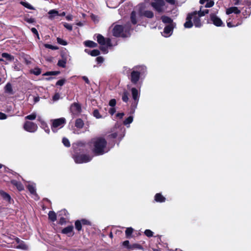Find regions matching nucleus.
I'll list each match as a JSON object with an SVG mask.
<instances>
[{
    "label": "nucleus",
    "mask_w": 251,
    "mask_h": 251,
    "mask_svg": "<svg viewBox=\"0 0 251 251\" xmlns=\"http://www.w3.org/2000/svg\"><path fill=\"white\" fill-rule=\"evenodd\" d=\"M208 12V10L201 11V9L200 11H194L189 14L187 17L186 21L184 24V27L185 28H191L193 26V25L197 27H201L202 25V24L200 18L204 16Z\"/></svg>",
    "instance_id": "f257e3e1"
},
{
    "label": "nucleus",
    "mask_w": 251,
    "mask_h": 251,
    "mask_svg": "<svg viewBox=\"0 0 251 251\" xmlns=\"http://www.w3.org/2000/svg\"><path fill=\"white\" fill-rule=\"evenodd\" d=\"M91 144L92 151L96 155H102L110 150L109 148L107 146V141L102 137L93 139Z\"/></svg>",
    "instance_id": "f03ea898"
},
{
    "label": "nucleus",
    "mask_w": 251,
    "mask_h": 251,
    "mask_svg": "<svg viewBox=\"0 0 251 251\" xmlns=\"http://www.w3.org/2000/svg\"><path fill=\"white\" fill-rule=\"evenodd\" d=\"M129 31L128 27H123L121 25H115L112 29L113 35L115 37H127L129 34Z\"/></svg>",
    "instance_id": "7ed1b4c3"
},
{
    "label": "nucleus",
    "mask_w": 251,
    "mask_h": 251,
    "mask_svg": "<svg viewBox=\"0 0 251 251\" xmlns=\"http://www.w3.org/2000/svg\"><path fill=\"white\" fill-rule=\"evenodd\" d=\"M145 1L150 3L152 8L159 13L164 10L165 2L163 0H145Z\"/></svg>",
    "instance_id": "20e7f679"
},
{
    "label": "nucleus",
    "mask_w": 251,
    "mask_h": 251,
    "mask_svg": "<svg viewBox=\"0 0 251 251\" xmlns=\"http://www.w3.org/2000/svg\"><path fill=\"white\" fill-rule=\"evenodd\" d=\"M93 156L86 154H76L74 156V159L76 163H84L90 161Z\"/></svg>",
    "instance_id": "39448f33"
},
{
    "label": "nucleus",
    "mask_w": 251,
    "mask_h": 251,
    "mask_svg": "<svg viewBox=\"0 0 251 251\" xmlns=\"http://www.w3.org/2000/svg\"><path fill=\"white\" fill-rule=\"evenodd\" d=\"M66 122V120L64 118H61L52 121L51 129L54 132L57 131L58 129L62 128Z\"/></svg>",
    "instance_id": "423d86ee"
},
{
    "label": "nucleus",
    "mask_w": 251,
    "mask_h": 251,
    "mask_svg": "<svg viewBox=\"0 0 251 251\" xmlns=\"http://www.w3.org/2000/svg\"><path fill=\"white\" fill-rule=\"evenodd\" d=\"M137 8H138V10L139 11L141 16H144L148 18H151L153 17V13L152 11L145 10L146 8L145 3H141L139 4Z\"/></svg>",
    "instance_id": "0eeeda50"
},
{
    "label": "nucleus",
    "mask_w": 251,
    "mask_h": 251,
    "mask_svg": "<svg viewBox=\"0 0 251 251\" xmlns=\"http://www.w3.org/2000/svg\"><path fill=\"white\" fill-rule=\"evenodd\" d=\"M23 128L27 132L33 133L37 130L38 126L32 122L26 121L23 126Z\"/></svg>",
    "instance_id": "6e6552de"
},
{
    "label": "nucleus",
    "mask_w": 251,
    "mask_h": 251,
    "mask_svg": "<svg viewBox=\"0 0 251 251\" xmlns=\"http://www.w3.org/2000/svg\"><path fill=\"white\" fill-rule=\"evenodd\" d=\"M210 20L212 23L217 26H224V24L221 19L214 14L210 15Z\"/></svg>",
    "instance_id": "1a4fd4ad"
},
{
    "label": "nucleus",
    "mask_w": 251,
    "mask_h": 251,
    "mask_svg": "<svg viewBox=\"0 0 251 251\" xmlns=\"http://www.w3.org/2000/svg\"><path fill=\"white\" fill-rule=\"evenodd\" d=\"M81 106L78 103H74L71 105L70 110L74 115H78L81 112Z\"/></svg>",
    "instance_id": "9d476101"
},
{
    "label": "nucleus",
    "mask_w": 251,
    "mask_h": 251,
    "mask_svg": "<svg viewBox=\"0 0 251 251\" xmlns=\"http://www.w3.org/2000/svg\"><path fill=\"white\" fill-rule=\"evenodd\" d=\"M97 41L101 45H106L107 46H110V40L109 39H105L103 36L100 34L97 35Z\"/></svg>",
    "instance_id": "9b49d317"
},
{
    "label": "nucleus",
    "mask_w": 251,
    "mask_h": 251,
    "mask_svg": "<svg viewBox=\"0 0 251 251\" xmlns=\"http://www.w3.org/2000/svg\"><path fill=\"white\" fill-rule=\"evenodd\" d=\"M27 187L31 194L32 195L33 198L36 200H38L39 198L36 192V188L35 184L29 183L27 185Z\"/></svg>",
    "instance_id": "f8f14e48"
},
{
    "label": "nucleus",
    "mask_w": 251,
    "mask_h": 251,
    "mask_svg": "<svg viewBox=\"0 0 251 251\" xmlns=\"http://www.w3.org/2000/svg\"><path fill=\"white\" fill-rule=\"evenodd\" d=\"M173 26L169 25L165 27L162 35L165 37H170L173 33Z\"/></svg>",
    "instance_id": "ddd939ff"
},
{
    "label": "nucleus",
    "mask_w": 251,
    "mask_h": 251,
    "mask_svg": "<svg viewBox=\"0 0 251 251\" xmlns=\"http://www.w3.org/2000/svg\"><path fill=\"white\" fill-rule=\"evenodd\" d=\"M140 73L137 71H133L131 73V81L133 84H136L138 81Z\"/></svg>",
    "instance_id": "4468645a"
},
{
    "label": "nucleus",
    "mask_w": 251,
    "mask_h": 251,
    "mask_svg": "<svg viewBox=\"0 0 251 251\" xmlns=\"http://www.w3.org/2000/svg\"><path fill=\"white\" fill-rule=\"evenodd\" d=\"M73 228L74 227L73 226H68L62 230V233L67 234L69 236H73L74 234L73 233Z\"/></svg>",
    "instance_id": "2eb2a0df"
},
{
    "label": "nucleus",
    "mask_w": 251,
    "mask_h": 251,
    "mask_svg": "<svg viewBox=\"0 0 251 251\" xmlns=\"http://www.w3.org/2000/svg\"><path fill=\"white\" fill-rule=\"evenodd\" d=\"M132 96L133 99L136 102V104L137 103L139 98V93L138 90L135 88H132L131 89Z\"/></svg>",
    "instance_id": "dca6fc26"
},
{
    "label": "nucleus",
    "mask_w": 251,
    "mask_h": 251,
    "mask_svg": "<svg viewBox=\"0 0 251 251\" xmlns=\"http://www.w3.org/2000/svg\"><path fill=\"white\" fill-rule=\"evenodd\" d=\"M140 13L138 12L137 13L135 11H133L131 14V21L133 24L135 25L137 22V19L140 17Z\"/></svg>",
    "instance_id": "f3484780"
},
{
    "label": "nucleus",
    "mask_w": 251,
    "mask_h": 251,
    "mask_svg": "<svg viewBox=\"0 0 251 251\" xmlns=\"http://www.w3.org/2000/svg\"><path fill=\"white\" fill-rule=\"evenodd\" d=\"M38 120L41 123V127L44 129L46 132L49 134L50 133V129L46 122L42 120L40 117H38Z\"/></svg>",
    "instance_id": "a211bd4d"
},
{
    "label": "nucleus",
    "mask_w": 251,
    "mask_h": 251,
    "mask_svg": "<svg viewBox=\"0 0 251 251\" xmlns=\"http://www.w3.org/2000/svg\"><path fill=\"white\" fill-rule=\"evenodd\" d=\"M240 10L237 7H231L226 9V13L227 15L231 13L239 14Z\"/></svg>",
    "instance_id": "6ab92c4d"
},
{
    "label": "nucleus",
    "mask_w": 251,
    "mask_h": 251,
    "mask_svg": "<svg viewBox=\"0 0 251 251\" xmlns=\"http://www.w3.org/2000/svg\"><path fill=\"white\" fill-rule=\"evenodd\" d=\"M11 183L15 186L19 191H22L24 189L23 185L20 182L16 180H11Z\"/></svg>",
    "instance_id": "aec40b11"
},
{
    "label": "nucleus",
    "mask_w": 251,
    "mask_h": 251,
    "mask_svg": "<svg viewBox=\"0 0 251 251\" xmlns=\"http://www.w3.org/2000/svg\"><path fill=\"white\" fill-rule=\"evenodd\" d=\"M154 200L158 202H163L165 201L166 198L160 193H157L154 196Z\"/></svg>",
    "instance_id": "412c9836"
},
{
    "label": "nucleus",
    "mask_w": 251,
    "mask_h": 251,
    "mask_svg": "<svg viewBox=\"0 0 251 251\" xmlns=\"http://www.w3.org/2000/svg\"><path fill=\"white\" fill-rule=\"evenodd\" d=\"M5 92L10 95L14 94L12 86L10 83H7L4 87Z\"/></svg>",
    "instance_id": "4be33fe9"
},
{
    "label": "nucleus",
    "mask_w": 251,
    "mask_h": 251,
    "mask_svg": "<svg viewBox=\"0 0 251 251\" xmlns=\"http://www.w3.org/2000/svg\"><path fill=\"white\" fill-rule=\"evenodd\" d=\"M0 195L4 200H5L8 202L10 201L11 198L10 196L8 193H7L5 192L4 191L1 190H0Z\"/></svg>",
    "instance_id": "5701e85b"
},
{
    "label": "nucleus",
    "mask_w": 251,
    "mask_h": 251,
    "mask_svg": "<svg viewBox=\"0 0 251 251\" xmlns=\"http://www.w3.org/2000/svg\"><path fill=\"white\" fill-rule=\"evenodd\" d=\"M207 2L205 7H211L213 6L214 2L213 0H200V2L201 4H202L205 2Z\"/></svg>",
    "instance_id": "b1692460"
},
{
    "label": "nucleus",
    "mask_w": 251,
    "mask_h": 251,
    "mask_svg": "<svg viewBox=\"0 0 251 251\" xmlns=\"http://www.w3.org/2000/svg\"><path fill=\"white\" fill-rule=\"evenodd\" d=\"M84 45L86 47L90 48H95L97 46V44L92 41H86L84 42Z\"/></svg>",
    "instance_id": "393cba45"
},
{
    "label": "nucleus",
    "mask_w": 251,
    "mask_h": 251,
    "mask_svg": "<svg viewBox=\"0 0 251 251\" xmlns=\"http://www.w3.org/2000/svg\"><path fill=\"white\" fill-rule=\"evenodd\" d=\"M85 51L86 53L90 54L91 55L93 56H97L99 55L100 53L99 50H94L91 51H89L88 50L85 49Z\"/></svg>",
    "instance_id": "a878e982"
},
{
    "label": "nucleus",
    "mask_w": 251,
    "mask_h": 251,
    "mask_svg": "<svg viewBox=\"0 0 251 251\" xmlns=\"http://www.w3.org/2000/svg\"><path fill=\"white\" fill-rule=\"evenodd\" d=\"M48 14L50 15L49 16V19H52L55 16L59 15L58 11L55 9L50 10L48 12Z\"/></svg>",
    "instance_id": "bb28decb"
},
{
    "label": "nucleus",
    "mask_w": 251,
    "mask_h": 251,
    "mask_svg": "<svg viewBox=\"0 0 251 251\" xmlns=\"http://www.w3.org/2000/svg\"><path fill=\"white\" fill-rule=\"evenodd\" d=\"M75 126L77 128H81L84 126V123L81 119H77L75 121Z\"/></svg>",
    "instance_id": "cd10ccee"
},
{
    "label": "nucleus",
    "mask_w": 251,
    "mask_h": 251,
    "mask_svg": "<svg viewBox=\"0 0 251 251\" xmlns=\"http://www.w3.org/2000/svg\"><path fill=\"white\" fill-rule=\"evenodd\" d=\"M48 215L49 219L51 221L54 222L56 220V215L54 211H50Z\"/></svg>",
    "instance_id": "c85d7f7f"
},
{
    "label": "nucleus",
    "mask_w": 251,
    "mask_h": 251,
    "mask_svg": "<svg viewBox=\"0 0 251 251\" xmlns=\"http://www.w3.org/2000/svg\"><path fill=\"white\" fill-rule=\"evenodd\" d=\"M20 3L23 6L26 7L27 9H31V10H34V7L31 5L29 3L25 1H20Z\"/></svg>",
    "instance_id": "c756f323"
},
{
    "label": "nucleus",
    "mask_w": 251,
    "mask_h": 251,
    "mask_svg": "<svg viewBox=\"0 0 251 251\" xmlns=\"http://www.w3.org/2000/svg\"><path fill=\"white\" fill-rule=\"evenodd\" d=\"M133 116H130L124 121V124L126 126H127L128 127L129 126V124L133 122Z\"/></svg>",
    "instance_id": "7c9ffc66"
},
{
    "label": "nucleus",
    "mask_w": 251,
    "mask_h": 251,
    "mask_svg": "<svg viewBox=\"0 0 251 251\" xmlns=\"http://www.w3.org/2000/svg\"><path fill=\"white\" fill-rule=\"evenodd\" d=\"M16 248L20 249L23 250H27L28 249V246L23 241L20 243Z\"/></svg>",
    "instance_id": "2f4dec72"
},
{
    "label": "nucleus",
    "mask_w": 251,
    "mask_h": 251,
    "mask_svg": "<svg viewBox=\"0 0 251 251\" xmlns=\"http://www.w3.org/2000/svg\"><path fill=\"white\" fill-rule=\"evenodd\" d=\"M37 117V114L35 112H33L30 115H28L25 117V120H34L36 119Z\"/></svg>",
    "instance_id": "473e14b6"
},
{
    "label": "nucleus",
    "mask_w": 251,
    "mask_h": 251,
    "mask_svg": "<svg viewBox=\"0 0 251 251\" xmlns=\"http://www.w3.org/2000/svg\"><path fill=\"white\" fill-rule=\"evenodd\" d=\"M134 249L143 250L142 247L138 244H133L131 245L129 247V250H133Z\"/></svg>",
    "instance_id": "72a5a7b5"
},
{
    "label": "nucleus",
    "mask_w": 251,
    "mask_h": 251,
    "mask_svg": "<svg viewBox=\"0 0 251 251\" xmlns=\"http://www.w3.org/2000/svg\"><path fill=\"white\" fill-rule=\"evenodd\" d=\"M161 20L164 23L171 24L172 23V20L167 16H162Z\"/></svg>",
    "instance_id": "f704fd0d"
},
{
    "label": "nucleus",
    "mask_w": 251,
    "mask_h": 251,
    "mask_svg": "<svg viewBox=\"0 0 251 251\" xmlns=\"http://www.w3.org/2000/svg\"><path fill=\"white\" fill-rule=\"evenodd\" d=\"M66 59H63L61 60H59L58 61L57 65L59 67H61L62 68H65L66 67Z\"/></svg>",
    "instance_id": "c9c22d12"
},
{
    "label": "nucleus",
    "mask_w": 251,
    "mask_h": 251,
    "mask_svg": "<svg viewBox=\"0 0 251 251\" xmlns=\"http://www.w3.org/2000/svg\"><path fill=\"white\" fill-rule=\"evenodd\" d=\"M133 231V229L132 227H127L126 230V235L127 237H129Z\"/></svg>",
    "instance_id": "e433bc0d"
},
{
    "label": "nucleus",
    "mask_w": 251,
    "mask_h": 251,
    "mask_svg": "<svg viewBox=\"0 0 251 251\" xmlns=\"http://www.w3.org/2000/svg\"><path fill=\"white\" fill-rule=\"evenodd\" d=\"M60 74V72L59 71H52V72H48L44 74V75H57Z\"/></svg>",
    "instance_id": "4c0bfd02"
},
{
    "label": "nucleus",
    "mask_w": 251,
    "mask_h": 251,
    "mask_svg": "<svg viewBox=\"0 0 251 251\" xmlns=\"http://www.w3.org/2000/svg\"><path fill=\"white\" fill-rule=\"evenodd\" d=\"M31 72L35 75H38L41 73V70L38 68H34L33 70L31 71Z\"/></svg>",
    "instance_id": "58836bf2"
},
{
    "label": "nucleus",
    "mask_w": 251,
    "mask_h": 251,
    "mask_svg": "<svg viewBox=\"0 0 251 251\" xmlns=\"http://www.w3.org/2000/svg\"><path fill=\"white\" fill-rule=\"evenodd\" d=\"M122 100L125 102H127L128 100V92L125 91L122 96Z\"/></svg>",
    "instance_id": "ea45409f"
},
{
    "label": "nucleus",
    "mask_w": 251,
    "mask_h": 251,
    "mask_svg": "<svg viewBox=\"0 0 251 251\" xmlns=\"http://www.w3.org/2000/svg\"><path fill=\"white\" fill-rule=\"evenodd\" d=\"M2 56L3 58H6L8 60H11L13 59V57H12L11 55L7 53H3L2 54Z\"/></svg>",
    "instance_id": "a19ab883"
},
{
    "label": "nucleus",
    "mask_w": 251,
    "mask_h": 251,
    "mask_svg": "<svg viewBox=\"0 0 251 251\" xmlns=\"http://www.w3.org/2000/svg\"><path fill=\"white\" fill-rule=\"evenodd\" d=\"M57 42L58 44L65 46L67 45V43L66 41L64 40L63 39L60 38H57Z\"/></svg>",
    "instance_id": "79ce46f5"
},
{
    "label": "nucleus",
    "mask_w": 251,
    "mask_h": 251,
    "mask_svg": "<svg viewBox=\"0 0 251 251\" xmlns=\"http://www.w3.org/2000/svg\"><path fill=\"white\" fill-rule=\"evenodd\" d=\"M62 143H63L64 145L67 147L70 146V143L69 140L66 138H63Z\"/></svg>",
    "instance_id": "37998d69"
},
{
    "label": "nucleus",
    "mask_w": 251,
    "mask_h": 251,
    "mask_svg": "<svg viewBox=\"0 0 251 251\" xmlns=\"http://www.w3.org/2000/svg\"><path fill=\"white\" fill-rule=\"evenodd\" d=\"M66 81V80L64 78L60 79V80H59L58 81H57V82L56 83V85L62 86H63L65 84Z\"/></svg>",
    "instance_id": "c03bdc74"
},
{
    "label": "nucleus",
    "mask_w": 251,
    "mask_h": 251,
    "mask_svg": "<svg viewBox=\"0 0 251 251\" xmlns=\"http://www.w3.org/2000/svg\"><path fill=\"white\" fill-rule=\"evenodd\" d=\"M93 115L97 119L101 118V116L100 115L99 111L97 109H95L93 112Z\"/></svg>",
    "instance_id": "a18cd8bd"
},
{
    "label": "nucleus",
    "mask_w": 251,
    "mask_h": 251,
    "mask_svg": "<svg viewBox=\"0 0 251 251\" xmlns=\"http://www.w3.org/2000/svg\"><path fill=\"white\" fill-rule=\"evenodd\" d=\"M75 226L77 230H80L81 229V224L80 221H76L75 223Z\"/></svg>",
    "instance_id": "49530a36"
},
{
    "label": "nucleus",
    "mask_w": 251,
    "mask_h": 251,
    "mask_svg": "<svg viewBox=\"0 0 251 251\" xmlns=\"http://www.w3.org/2000/svg\"><path fill=\"white\" fill-rule=\"evenodd\" d=\"M144 233L148 237H151L153 236V232L150 229H146Z\"/></svg>",
    "instance_id": "de8ad7c7"
},
{
    "label": "nucleus",
    "mask_w": 251,
    "mask_h": 251,
    "mask_svg": "<svg viewBox=\"0 0 251 251\" xmlns=\"http://www.w3.org/2000/svg\"><path fill=\"white\" fill-rule=\"evenodd\" d=\"M123 245L124 247H126L128 250H129V247H130L131 245H129V241L126 240V241H125L124 242H123Z\"/></svg>",
    "instance_id": "09e8293b"
},
{
    "label": "nucleus",
    "mask_w": 251,
    "mask_h": 251,
    "mask_svg": "<svg viewBox=\"0 0 251 251\" xmlns=\"http://www.w3.org/2000/svg\"><path fill=\"white\" fill-rule=\"evenodd\" d=\"M63 25L65 28H66L67 29H68L70 31H71L73 29L72 25H71L69 24L65 23Z\"/></svg>",
    "instance_id": "8fccbe9b"
},
{
    "label": "nucleus",
    "mask_w": 251,
    "mask_h": 251,
    "mask_svg": "<svg viewBox=\"0 0 251 251\" xmlns=\"http://www.w3.org/2000/svg\"><path fill=\"white\" fill-rule=\"evenodd\" d=\"M60 99V95L59 93H56L52 97L53 101H57Z\"/></svg>",
    "instance_id": "3c124183"
},
{
    "label": "nucleus",
    "mask_w": 251,
    "mask_h": 251,
    "mask_svg": "<svg viewBox=\"0 0 251 251\" xmlns=\"http://www.w3.org/2000/svg\"><path fill=\"white\" fill-rule=\"evenodd\" d=\"M116 101L115 99H111L109 102L110 106L113 107L116 105Z\"/></svg>",
    "instance_id": "603ef678"
},
{
    "label": "nucleus",
    "mask_w": 251,
    "mask_h": 251,
    "mask_svg": "<svg viewBox=\"0 0 251 251\" xmlns=\"http://www.w3.org/2000/svg\"><path fill=\"white\" fill-rule=\"evenodd\" d=\"M31 30L32 31V32L33 33L36 34L37 35L38 38L39 39V34H38L37 30L35 28L33 27L31 28Z\"/></svg>",
    "instance_id": "864d4df0"
},
{
    "label": "nucleus",
    "mask_w": 251,
    "mask_h": 251,
    "mask_svg": "<svg viewBox=\"0 0 251 251\" xmlns=\"http://www.w3.org/2000/svg\"><path fill=\"white\" fill-rule=\"evenodd\" d=\"M96 60L98 63H101L103 62V58L101 56L97 57L96 58Z\"/></svg>",
    "instance_id": "5fc2aeb1"
},
{
    "label": "nucleus",
    "mask_w": 251,
    "mask_h": 251,
    "mask_svg": "<svg viewBox=\"0 0 251 251\" xmlns=\"http://www.w3.org/2000/svg\"><path fill=\"white\" fill-rule=\"evenodd\" d=\"M7 118V115L3 113L0 112V120H4Z\"/></svg>",
    "instance_id": "6e6d98bb"
},
{
    "label": "nucleus",
    "mask_w": 251,
    "mask_h": 251,
    "mask_svg": "<svg viewBox=\"0 0 251 251\" xmlns=\"http://www.w3.org/2000/svg\"><path fill=\"white\" fill-rule=\"evenodd\" d=\"M116 112V109L114 107H111L109 110V113L111 115H113Z\"/></svg>",
    "instance_id": "4d7b16f0"
},
{
    "label": "nucleus",
    "mask_w": 251,
    "mask_h": 251,
    "mask_svg": "<svg viewBox=\"0 0 251 251\" xmlns=\"http://www.w3.org/2000/svg\"><path fill=\"white\" fill-rule=\"evenodd\" d=\"M25 21L27 22L28 23H33L34 22V20L33 18H25Z\"/></svg>",
    "instance_id": "13d9d810"
},
{
    "label": "nucleus",
    "mask_w": 251,
    "mask_h": 251,
    "mask_svg": "<svg viewBox=\"0 0 251 251\" xmlns=\"http://www.w3.org/2000/svg\"><path fill=\"white\" fill-rule=\"evenodd\" d=\"M118 136V134L116 132H114V133H113L112 134H111L110 135H109V137L110 138H115L117 137Z\"/></svg>",
    "instance_id": "bf43d9fd"
},
{
    "label": "nucleus",
    "mask_w": 251,
    "mask_h": 251,
    "mask_svg": "<svg viewBox=\"0 0 251 251\" xmlns=\"http://www.w3.org/2000/svg\"><path fill=\"white\" fill-rule=\"evenodd\" d=\"M82 79L85 81V82L87 83V84H89L90 83V81L89 80V79L88 78V77L86 76H83L82 77Z\"/></svg>",
    "instance_id": "052dcab7"
},
{
    "label": "nucleus",
    "mask_w": 251,
    "mask_h": 251,
    "mask_svg": "<svg viewBox=\"0 0 251 251\" xmlns=\"http://www.w3.org/2000/svg\"><path fill=\"white\" fill-rule=\"evenodd\" d=\"M238 25H233L231 24V23L230 22H227V26L228 27H234V26H237Z\"/></svg>",
    "instance_id": "680f3d73"
},
{
    "label": "nucleus",
    "mask_w": 251,
    "mask_h": 251,
    "mask_svg": "<svg viewBox=\"0 0 251 251\" xmlns=\"http://www.w3.org/2000/svg\"><path fill=\"white\" fill-rule=\"evenodd\" d=\"M124 116V113L123 112L122 113H118L116 115V116L118 118H119L120 119H122Z\"/></svg>",
    "instance_id": "e2e57ef3"
},
{
    "label": "nucleus",
    "mask_w": 251,
    "mask_h": 251,
    "mask_svg": "<svg viewBox=\"0 0 251 251\" xmlns=\"http://www.w3.org/2000/svg\"><path fill=\"white\" fill-rule=\"evenodd\" d=\"M45 47L46 48H49V49H52V50L55 49V48L53 46H52V45H49V44H45Z\"/></svg>",
    "instance_id": "0e129e2a"
},
{
    "label": "nucleus",
    "mask_w": 251,
    "mask_h": 251,
    "mask_svg": "<svg viewBox=\"0 0 251 251\" xmlns=\"http://www.w3.org/2000/svg\"><path fill=\"white\" fill-rule=\"evenodd\" d=\"M66 19L68 21H72L73 20V16L72 15H68L66 17Z\"/></svg>",
    "instance_id": "69168bd1"
},
{
    "label": "nucleus",
    "mask_w": 251,
    "mask_h": 251,
    "mask_svg": "<svg viewBox=\"0 0 251 251\" xmlns=\"http://www.w3.org/2000/svg\"><path fill=\"white\" fill-rule=\"evenodd\" d=\"M65 223V219L64 218H61L59 221V224L61 225H63Z\"/></svg>",
    "instance_id": "338daca9"
},
{
    "label": "nucleus",
    "mask_w": 251,
    "mask_h": 251,
    "mask_svg": "<svg viewBox=\"0 0 251 251\" xmlns=\"http://www.w3.org/2000/svg\"><path fill=\"white\" fill-rule=\"evenodd\" d=\"M60 213L61 215H66V214H67V211L66 210H62L60 211Z\"/></svg>",
    "instance_id": "774afa93"
}]
</instances>
